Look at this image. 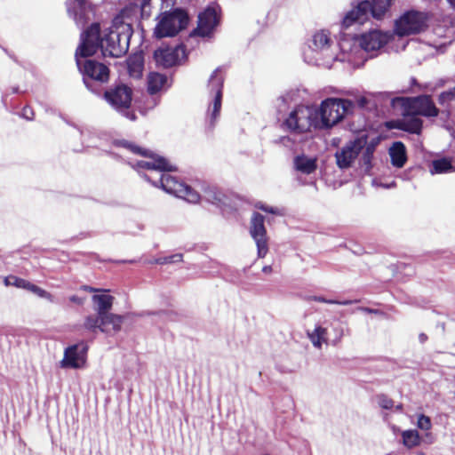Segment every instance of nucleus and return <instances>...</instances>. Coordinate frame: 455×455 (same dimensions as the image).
I'll list each match as a JSON object with an SVG mask.
<instances>
[{
	"label": "nucleus",
	"instance_id": "1",
	"mask_svg": "<svg viewBox=\"0 0 455 455\" xmlns=\"http://www.w3.org/2000/svg\"><path fill=\"white\" fill-rule=\"evenodd\" d=\"M132 35L131 23L124 14L117 15L109 28L101 33L100 25L92 24L81 35L77 52L82 56H92L101 50L104 56L119 58L126 53Z\"/></svg>",
	"mask_w": 455,
	"mask_h": 455
},
{
	"label": "nucleus",
	"instance_id": "2",
	"mask_svg": "<svg viewBox=\"0 0 455 455\" xmlns=\"http://www.w3.org/2000/svg\"><path fill=\"white\" fill-rule=\"evenodd\" d=\"M334 42L329 31H315L307 41V45L303 51L306 62L312 65L331 66L336 59Z\"/></svg>",
	"mask_w": 455,
	"mask_h": 455
},
{
	"label": "nucleus",
	"instance_id": "3",
	"mask_svg": "<svg viewBox=\"0 0 455 455\" xmlns=\"http://www.w3.org/2000/svg\"><path fill=\"white\" fill-rule=\"evenodd\" d=\"M349 100L328 98L316 108L315 120L318 129H329L339 123L353 108Z\"/></svg>",
	"mask_w": 455,
	"mask_h": 455
},
{
	"label": "nucleus",
	"instance_id": "4",
	"mask_svg": "<svg viewBox=\"0 0 455 455\" xmlns=\"http://www.w3.org/2000/svg\"><path fill=\"white\" fill-rule=\"evenodd\" d=\"M391 3L392 0L362 1L346 14L342 22L343 27L348 28L355 23L363 24L370 16L377 20L382 19Z\"/></svg>",
	"mask_w": 455,
	"mask_h": 455
},
{
	"label": "nucleus",
	"instance_id": "5",
	"mask_svg": "<svg viewBox=\"0 0 455 455\" xmlns=\"http://www.w3.org/2000/svg\"><path fill=\"white\" fill-rule=\"evenodd\" d=\"M315 115L316 107L300 105L289 114L283 125L287 130L296 133L307 132L312 128L318 129Z\"/></svg>",
	"mask_w": 455,
	"mask_h": 455
},
{
	"label": "nucleus",
	"instance_id": "6",
	"mask_svg": "<svg viewBox=\"0 0 455 455\" xmlns=\"http://www.w3.org/2000/svg\"><path fill=\"white\" fill-rule=\"evenodd\" d=\"M125 151L131 152L135 156H142L143 159L136 160L132 166L138 170L145 169L147 171H172L171 164L163 157L156 156L153 152L143 149L132 143L127 141L118 142Z\"/></svg>",
	"mask_w": 455,
	"mask_h": 455
},
{
	"label": "nucleus",
	"instance_id": "7",
	"mask_svg": "<svg viewBox=\"0 0 455 455\" xmlns=\"http://www.w3.org/2000/svg\"><path fill=\"white\" fill-rule=\"evenodd\" d=\"M187 24L188 16L183 11L164 12L158 17V23L154 34L158 38L173 36L183 29Z\"/></svg>",
	"mask_w": 455,
	"mask_h": 455
},
{
	"label": "nucleus",
	"instance_id": "8",
	"mask_svg": "<svg viewBox=\"0 0 455 455\" xmlns=\"http://www.w3.org/2000/svg\"><path fill=\"white\" fill-rule=\"evenodd\" d=\"M427 17L424 12L410 11L403 13L395 24V34L405 36L418 34L427 28Z\"/></svg>",
	"mask_w": 455,
	"mask_h": 455
},
{
	"label": "nucleus",
	"instance_id": "9",
	"mask_svg": "<svg viewBox=\"0 0 455 455\" xmlns=\"http://www.w3.org/2000/svg\"><path fill=\"white\" fill-rule=\"evenodd\" d=\"M339 52H336L335 60L347 62L354 68L362 66L366 60L358 38H343L339 44Z\"/></svg>",
	"mask_w": 455,
	"mask_h": 455
},
{
	"label": "nucleus",
	"instance_id": "10",
	"mask_svg": "<svg viewBox=\"0 0 455 455\" xmlns=\"http://www.w3.org/2000/svg\"><path fill=\"white\" fill-rule=\"evenodd\" d=\"M88 346L84 342L70 345L64 349L60 361L61 369L83 370L87 367Z\"/></svg>",
	"mask_w": 455,
	"mask_h": 455
},
{
	"label": "nucleus",
	"instance_id": "11",
	"mask_svg": "<svg viewBox=\"0 0 455 455\" xmlns=\"http://www.w3.org/2000/svg\"><path fill=\"white\" fill-rule=\"evenodd\" d=\"M249 233L257 247V257L263 259L269 251V237L264 225V217L253 212L250 221Z\"/></svg>",
	"mask_w": 455,
	"mask_h": 455
},
{
	"label": "nucleus",
	"instance_id": "12",
	"mask_svg": "<svg viewBox=\"0 0 455 455\" xmlns=\"http://www.w3.org/2000/svg\"><path fill=\"white\" fill-rule=\"evenodd\" d=\"M160 185L166 193L182 198L188 203L196 204L200 201V196L196 191L184 183L180 182L171 174H162Z\"/></svg>",
	"mask_w": 455,
	"mask_h": 455
},
{
	"label": "nucleus",
	"instance_id": "13",
	"mask_svg": "<svg viewBox=\"0 0 455 455\" xmlns=\"http://www.w3.org/2000/svg\"><path fill=\"white\" fill-rule=\"evenodd\" d=\"M227 71L225 68H216L210 76L208 92L212 100L210 111L212 118H216L221 107V96L226 81Z\"/></svg>",
	"mask_w": 455,
	"mask_h": 455
},
{
	"label": "nucleus",
	"instance_id": "14",
	"mask_svg": "<svg viewBox=\"0 0 455 455\" xmlns=\"http://www.w3.org/2000/svg\"><path fill=\"white\" fill-rule=\"evenodd\" d=\"M402 102L403 111L409 115L434 117L439 113L431 98L427 95L402 99Z\"/></svg>",
	"mask_w": 455,
	"mask_h": 455
},
{
	"label": "nucleus",
	"instance_id": "15",
	"mask_svg": "<svg viewBox=\"0 0 455 455\" xmlns=\"http://www.w3.org/2000/svg\"><path fill=\"white\" fill-rule=\"evenodd\" d=\"M365 146V137L347 142L335 154L336 163L341 169L349 168Z\"/></svg>",
	"mask_w": 455,
	"mask_h": 455
},
{
	"label": "nucleus",
	"instance_id": "16",
	"mask_svg": "<svg viewBox=\"0 0 455 455\" xmlns=\"http://www.w3.org/2000/svg\"><path fill=\"white\" fill-rule=\"evenodd\" d=\"M105 98L107 101L117 111L127 110L132 104V91L127 85H118L113 90L106 92Z\"/></svg>",
	"mask_w": 455,
	"mask_h": 455
},
{
	"label": "nucleus",
	"instance_id": "17",
	"mask_svg": "<svg viewBox=\"0 0 455 455\" xmlns=\"http://www.w3.org/2000/svg\"><path fill=\"white\" fill-rule=\"evenodd\" d=\"M85 57L76 52V64L83 75L100 82H107L109 75L108 67L93 60H85L83 63L80 58Z\"/></svg>",
	"mask_w": 455,
	"mask_h": 455
},
{
	"label": "nucleus",
	"instance_id": "18",
	"mask_svg": "<svg viewBox=\"0 0 455 455\" xmlns=\"http://www.w3.org/2000/svg\"><path fill=\"white\" fill-rule=\"evenodd\" d=\"M392 35L379 30H371L363 34L358 39L361 44L363 53L375 52L383 47L391 38Z\"/></svg>",
	"mask_w": 455,
	"mask_h": 455
},
{
	"label": "nucleus",
	"instance_id": "19",
	"mask_svg": "<svg viewBox=\"0 0 455 455\" xmlns=\"http://www.w3.org/2000/svg\"><path fill=\"white\" fill-rule=\"evenodd\" d=\"M185 55V49L182 46L175 48H159L154 53V58L157 65L169 68L178 64Z\"/></svg>",
	"mask_w": 455,
	"mask_h": 455
},
{
	"label": "nucleus",
	"instance_id": "20",
	"mask_svg": "<svg viewBox=\"0 0 455 455\" xmlns=\"http://www.w3.org/2000/svg\"><path fill=\"white\" fill-rule=\"evenodd\" d=\"M219 23V16L214 8H207L198 16V25L195 30L196 36H210Z\"/></svg>",
	"mask_w": 455,
	"mask_h": 455
},
{
	"label": "nucleus",
	"instance_id": "21",
	"mask_svg": "<svg viewBox=\"0 0 455 455\" xmlns=\"http://www.w3.org/2000/svg\"><path fill=\"white\" fill-rule=\"evenodd\" d=\"M68 13L77 25H83L90 19L92 7L85 0H68L67 3Z\"/></svg>",
	"mask_w": 455,
	"mask_h": 455
},
{
	"label": "nucleus",
	"instance_id": "22",
	"mask_svg": "<svg viewBox=\"0 0 455 455\" xmlns=\"http://www.w3.org/2000/svg\"><path fill=\"white\" fill-rule=\"evenodd\" d=\"M4 283L6 286H15L17 288L25 289L33 292L34 294L40 298L47 299L50 302L53 301V297L50 292L31 283L30 282L25 279L17 277L15 275H9L4 278Z\"/></svg>",
	"mask_w": 455,
	"mask_h": 455
},
{
	"label": "nucleus",
	"instance_id": "23",
	"mask_svg": "<svg viewBox=\"0 0 455 455\" xmlns=\"http://www.w3.org/2000/svg\"><path fill=\"white\" fill-rule=\"evenodd\" d=\"M293 166L298 172L309 175L317 169V157L305 154L298 155L293 159Z\"/></svg>",
	"mask_w": 455,
	"mask_h": 455
},
{
	"label": "nucleus",
	"instance_id": "24",
	"mask_svg": "<svg viewBox=\"0 0 455 455\" xmlns=\"http://www.w3.org/2000/svg\"><path fill=\"white\" fill-rule=\"evenodd\" d=\"M307 334L314 347L317 349H321L323 345H328L329 343L327 326L317 323L312 331H307Z\"/></svg>",
	"mask_w": 455,
	"mask_h": 455
},
{
	"label": "nucleus",
	"instance_id": "25",
	"mask_svg": "<svg viewBox=\"0 0 455 455\" xmlns=\"http://www.w3.org/2000/svg\"><path fill=\"white\" fill-rule=\"evenodd\" d=\"M100 331L105 333L117 332L121 330L124 319L121 315L106 313L101 314Z\"/></svg>",
	"mask_w": 455,
	"mask_h": 455
},
{
	"label": "nucleus",
	"instance_id": "26",
	"mask_svg": "<svg viewBox=\"0 0 455 455\" xmlns=\"http://www.w3.org/2000/svg\"><path fill=\"white\" fill-rule=\"evenodd\" d=\"M395 127L411 133L419 134L422 130V120L415 115H409L403 111V118L397 121Z\"/></svg>",
	"mask_w": 455,
	"mask_h": 455
},
{
	"label": "nucleus",
	"instance_id": "27",
	"mask_svg": "<svg viewBox=\"0 0 455 455\" xmlns=\"http://www.w3.org/2000/svg\"><path fill=\"white\" fill-rule=\"evenodd\" d=\"M391 163L397 168H402L407 161L406 148L401 141H396L389 148Z\"/></svg>",
	"mask_w": 455,
	"mask_h": 455
},
{
	"label": "nucleus",
	"instance_id": "28",
	"mask_svg": "<svg viewBox=\"0 0 455 455\" xmlns=\"http://www.w3.org/2000/svg\"><path fill=\"white\" fill-rule=\"evenodd\" d=\"M129 76L132 78H141L144 69V58L141 52L134 53L127 60Z\"/></svg>",
	"mask_w": 455,
	"mask_h": 455
},
{
	"label": "nucleus",
	"instance_id": "29",
	"mask_svg": "<svg viewBox=\"0 0 455 455\" xmlns=\"http://www.w3.org/2000/svg\"><path fill=\"white\" fill-rule=\"evenodd\" d=\"M379 144V139H373L371 141H367L365 137V146L362 149L361 164L364 167L366 172H369L372 167V158L376 147Z\"/></svg>",
	"mask_w": 455,
	"mask_h": 455
},
{
	"label": "nucleus",
	"instance_id": "30",
	"mask_svg": "<svg viewBox=\"0 0 455 455\" xmlns=\"http://www.w3.org/2000/svg\"><path fill=\"white\" fill-rule=\"evenodd\" d=\"M147 84L149 93H156L167 85V77L163 74L151 72L148 76Z\"/></svg>",
	"mask_w": 455,
	"mask_h": 455
},
{
	"label": "nucleus",
	"instance_id": "31",
	"mask_svg": "<svg viewBox=\"0 0 455 455\" xmlns=\"http://www.w3.org/2000/svg\"><path fill=\"white\" fill-rule=\"evenodd\" d=\"M102 293L92 296V301L96 305L97 313L106 314L111 308L114 298L107 293V291H100Z\"/></svg>",
	"mask_w": 455,
	"mask_h": 455
},
{
	"label": "nucleus",
	"instance_id": "32",
	"mask_svg": "<svg viewBox=\"0 0 455 455\" xmlns=\"http://www.w3.org/2000/svg\"><path fill=\"white\" fill-rule=\"evenodd\" d=\"M418 428L422 431H425V435H423V443L431 444L435 442V437L433 434L430 432L432 427V422L428 416L424 414H420L418 416L417 423Z\"/></svg>",
	"mask_w": 455,
	"mask_h": 455
},
{
	"label": "nucleus",
	"instance_id": "33",
	"mask_svg": "<svg viewBox=\"0 0 455 455\" xmlns=\"http://www.w3.org/2000/svg\"><path fill=\"white\" fill-rule=\"evenodd\" d=\"M401 435L403 444L408 449L417 447L423 442V437H420L419 432L415 429L404 430L401 433Z\"/></svg>",
	"mask_w": 455,
	"mask_h": 455
},
{
	"label": "nucleus",
	"instance_id": "34",
	"mask_svg": "<svg viewBox=\"0 0 455 455\" xmlns=\"http://www.w3.org/2000/svg\"><path fill=\"white\" fill-rule=\"evenodd\" d=\"M453 171L454 167L452 166L451 160L448 158L434 160L430 167V173L433 175L451 172Z\"/></svg>",
	"mask_w": 455,
	"mask_h": 455
},
{
	"label": "nucleus",
	"instance_id": "35",
	"mask_svg": "<svg viewBox=\"0 0 455 455\" xmlns=\"http://www.w3.org/2000/svg\"><path fill=\"white\" fill-rule=\"evenodd\" d=\"M205 197L211 204L220 207L225 203L226 196L217 187L210 186L205 190Z\"/></svg>",
	"mask_w": 455,
	"mask_h": 455
},
{
	"label": "nucleus",
	"instance_id": "36",
	"mask_svg": "<svg viewBox=\"0 0 455 455\" xmlns=\"http://www.w3.org/2000/svg\"><path fill=\"white\" fill-rule=\"evenodd\" d=\"M101 325L100 313H97V315H88L85 317L84 326L85 329L90 331L100 330Z\"/></svg>",
	"mask_w": 455,
	"mask_h": 455
},
{
	"label": "nucleus",
	"instance_id": "37",
	"mask_svg": "<svg viewBox=\"0 0 455 455\" xmlns=\"http://www.w3.org/2000/svg\"><path fill=\"white\" fill-rule=\"evenodd\" d=\"M332 334L333 337L331 339V344L336 346L341 341L342 338L344 337V327L341 324L332 326Z\"/></svg>",
	"mask_w": 455,
	"mask_h": 455
},
{
	"label": "nucleus",
	"instance_id": "38",
	"mask_svg": "<svg viewBox=\"0 0 455 455\" xmlns=\"http://www.w3.org/2000/svg\"><path fill=\"white\" fill-rule=\"evenodd\" d=\"M455 98V87L451 90L443 92L439 96V103L442 105L448 104Z\"/></svg>",
	"mask_w": 455,
	"mask_h": 455
},
{
	"label": "nucleus",
	"instance_id": "39",
	"mask_svg": "<svg viewBox=\"0 0 455 455\" xmlns=\"http://www.w3.org/2000/svg\"><path fill=\"white\" fill-rule=\"evenodd\" d=\"M255 207L265 212H267V213L275 214V215L282 214L280 209H278L276 207L267 206L261 202L256 203Z\"/></svg>",
	"mask_w": 455,
	"mask_h": 455
},
{
	"label": "nucleus",
	"instance_id": "40",
	"mask_svg": "<svg viewBox=\"0 0 455 455\" xmlns=\"http://www.w3.org/2000/svg\"><path fill=\"white\" fill-rule=\"evenodd\" d=\"M378 403L383 409H391L394 405L393 401L386 395H379L378 397Z\"/></svg>",
	"mask_w": 455,
	"mask_h": 455
},
{
	"label": "nucleus",
	"instance_id": "41",
	"mask_svg": "<svg viewBox=\"0 0 455 455\" xmlns=\"http://www.w3.org/2000/svg\"><path fill=\"white\" fill-rule=\"evenodd\" d=\"M181 260V255L180 254H175L167 258L163 259L162 260H159V263H172V262H179Z\"/></svg>",
	"mask_w": 455,
	"mask_h": 455
},
{
	"label": "nucleus",
	"instance_id": "42",
	"mask_svg": "<svg viewBox=\"0 0 455 455\" xmlns=\"http://www.w3.org/2000/svg\"><path fill=\"white\" fill-rule=\"evenodd\" d=\"M69 300L72 303L81 306L84 304L86 299L84 297H80L78 295H72L69 297Z\"/></svg>",
	"mask_w": 455,
	"mask_h": 455
},
{
	"label": "nucleus",
	"instance_id": "43",
	"mask_svg": "<svg viewBox=\"0 0 455 455\" xmlns=\"http://www.w3.org/2000/svg\"><path fill=\"white\" fill-rule=\"evenodd\" d=\"M316 302H321V303H327V304H334L336 303V300H333V299H326L325 298L323 297H314L313 299Z\"/></svg>",
	"mask_w": 455,
	"mask_h": 455
},
{
	"label": "nucleus",
	"instance_id": "44",
	"mask_svg": "<svg viewBox=\"0 0 455 455\" xmlns=\"http://www.w3.org/2000/svg\"><path fill=\"white\" fill-rule=\"evenodd\" d=\"M161 2L162 9H167L174 5V0H159Z\"/></svg>",
	"mask_w": 455,
	"mask_h": 455
},
{
	"label": "nucleus",
	"instance_id": "45",
	"mask_svg": "<svg viewBox=\"0 0 455 455\" xmlns=\"http://www.w3.org/2000/svg\"><path fill=\"white\" fill-rule=\"evenodd\" d=\"M22 115L25 118L27 119H32V116H33V113H32V110L30 108H24L23 111H22Z\"/></svg>",
	"mask_w": 455,
	"mask_h": 455
},
{
	"label": "nucleus",
	"instance_id": "46",
	"mask_svg": "<svg viewBox=\"0 0 455 455\" xmlns=\"http://www.w3.org/2000/svg\"><path fill=\"white\" fill-rule=\"evenodd\" d=\"M262 272L266 275H270L273 272V267L271 265L264 266L262 267Z\"/></svg>",
	"mask_w": 455,
	"mask_h": 455
},
{
	"label": "nucleus",
	"instance_id": "47",
	"mask_svg": "<svg viewBox=\"0 0 455 455\" xmlns=\"http://www.w3.org/2000/svg\"><path fill=\"white\" fill-rule=\"evenodd\" d=\"M427 339H428L427 335L423 332L419 335V341L421 344H424L427 340Z\"/></svg>",
	"mask_w": 455,
	"mask_h": 455
},
{
	"label": "nucleus",
	"instance_id": "48",
	"mask_svg": "<svg viewBox=\"0 0 455 455\" xmlns=\"http://www.w3.org/2000/svg\"><path fill=\"white\" fill-rule=\"evenodd\" d=\"M82 289L84 291H90V292H99V291H101V290H98V289L92 288L91 286H83Z\"/></svg>",
	"mask_w": 455,
	"mask_h": 455
},
{
	"label": "nucleus",
	"instance_id": "49",
	"mask_svg": "<svg viewBox=\"0 0 455 455\" xmlns=\"http://www.w3.org/2000/svg\"><path fill=\"white\" fill-rule=\"evenodd\" d=\"M228 200H229V203L230 202L235 203V201L237 200L240 204H243V201L240 198H238V196H236L232 195V196L228 197Z\"/></svg>",
	"mask_w": 455,
	"mask_h": 455
},
{
	"label": "nucleus",
	"instance_id": "50",
	"mask_svg": "<svg viewBox=\"0 0 455 455\" xmlns=\"http://www.w3.org/2000/svg\"><path fill=\"white\" fill-rule=\"evenodd\" d=\"M335 304H338V305H350L352 304V301L351 300H343V301H339V300H336V303Z\"/></svg>",
	"mask_w": 455,
	"mask_h": 455
},
{
	"label": "nucleus",
	"instance_id": "51",
	"mask_svg": "<svg viewBox=\"0 0 455 455\" xmlns=\"http://www.w3.org/2000/svg\"><path fill=\"white\" fill-rule=\"evenodd\" d=\"M145 178H146L148 181L152 182L155 186H157V184H156L155 181H152V180H151V177H150L149 175L145 174Z\"/></svg>",
	"mask_w": 455,
	"mask_h": 455
},
{
	"label": "nucleus",
	"instance_id": "52",
	"mask_svg": "<svg viewBox=\"0 0 455 455\" xmlns=\"http://www.w3.org/2000/svg\"><path fill=\"white\" fill-rule=\"evenodd\" d=\"M127 117L131 120H134L135 119V115L134 114H132V113H127Z\"/></svg>",
	"mask_w": 455,
	"mask_h": 455
},
{
	"label": "nucleus",
	"instance_id": "53",
	"mask_svg": "<svg viewBox=\"0 0 455 455\" xmlns=\"http://www.w3.org/2000/svg\"><path fill=\"white\" fill-rule=\"evenodd\" d=\"M448 2L453 8H455V0H448Z\"/></svg>",
	"mask_w": 455,
	"mask_h": 455
},
{
	"label": "nucleus",
	"instance_id": "54",
	"mask_svg": "<svg viewBox=\"0 0 455 455\" xmlns=\"http://www.w3.org/2000/svg\"><path fill=\"white\" fill-rule=\"evenodd\" d=\"M420 48H428V49H430L431 45H429V44H420Z\"/></svg>",
	"mask_w": 455,
	"mask_h": 455
},
{
	"label": "nucleus",
	"instance_id": "55",
	"mask_svg": "<svg viewBox=\"0 0 455 455\" xmlns=\"http://www.w3.org/2000/svg\"><path fill=\"white\" fill-rule=\"evenodd\" d=\"M362 310L365 311V312H373L372 310L369 309V308H361Z\"/></svg>",
	"mask_w": 455,
	"mask_h": 455
},
{
	"label": "nucleus",
	"instance_id": "56",
	"mask_svg": "<svg viewBox=\"0 0 455 455\" xmlns=\"http://www.w3.org/2000/svg\"><path fill=\"white\" fill-rule=\"evenodd\" d=\"M394 186V183L390 184V185H387V186H384L385 188H391Z\"/></svg>",
	"mask_w": 455,
	"mask_h": 455
},
{
	"label": "nucleus",
	"instance_id": "57",
	"mask_svg": "<svg viewBox=\"0 0 455 455\" xmlns=\"http://www.w3.org/2000/svg\"><path fill=\"white\" fill-rule=\"evenodd\" d=\"M396 409H397V410H402V405H401V404L397 405V406H396Z\"/></svg>",
	"mask_w": 455,
	"mask_h": 455
}]
</instances>
